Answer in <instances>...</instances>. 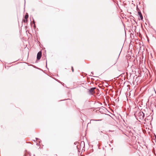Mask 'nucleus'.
Instances as JSON below:
<instances>
[{
  "label": "nucleus",
  "instance_id": "4",
  "mask_svg": "<svg viewBox=\"0 0 156 156\" xmlns=\"http://www.w3.org/2000/svg\"><path fill=\"white\" fill-rule=\"evenodd\" d=\"M138 15H139V16H140V20H143V16H142V15L141 12L140 11H138Z\"/></svg>",
  "mask_w": 156,
  "mask_h": 156
},
{
  "label": "nucleus",
  "instance_id": "5",
  "mask_svg": "<svg viewBox=\"0 0 156 156\" xmlns=\"http://www.w3.org/2000/svg\"><path fill=\"white\" fill-rule=\"evenodd\" d=\"M102 120V119H98V120H97V119H91L90 120V123H88V125L89 124V123H90L91 121H101Z\"/></svg>",
  "mask_w": 156,
  "mask_h": 156
},
{
  "label": "nucleus",
  "instance_id": "1",
  "mask_svg": "<svg viewBox=\"0 0 156 156\" xmlns=\"http://www.w3.org/2000/svg\"><path fill=\"white\" fill-rule=\"evenodd\" d=\"M134 115L137 120H143L144 116V113L143 112L140 111L136 112L134 114Z\"/></svg>",
  "mask_w": 156,
  "mask_h": 156
},
{
  "label": "nucleus",
  "instance_id": "9",
  "mask_svg": "<svg viewBox=\"0 0 156 156\" xmlns=\"http://www.w3.org/2000/svg\"><path fill=\"white\" fill-rule=\"evenodd\" d=\"M33 23H35V22H34V20H33Z\"/></svg>",
  "mask_w": 156,
  "mask_h": 156
},
{
  "label": "nucleus",
  "instance_id": "7",
  "mask_svg": "<svg viewBox=\"0 0 156 156\" xmlns=\"http://www.w3.org/2000/svg\"><path fill=\"white\" fill-rule=\"evenodd\" d=\"M23 22L25 23H27V20H26V19H24L23 20Z\"/></svg>",
  "mask_w": 156,
  "mask_h": 156
},
{
  "label": "nucleus",
  "instance_id": "2",
  "mask_svg": "<svg viewBox=\"0 0 156 156\" xmlns=\"http://www.w3.org/2000/svg\"><path fill=\"white\" fill-rule=\"evenodd\" d=\"M96 89V87H92L89 90L90 93L93 94L94 93H95L94 90Z\"/></svg>",
  "mask_w": 156,
  "mask_h": 156
},
{
  "label": "nucleus",
  "instance_id": "10",
  "mask_svg": "<svg viewBox=\"0 0 156 156\" xmlns=\"http://www.w3.org/2000/svg\"><path fill=\"white\" fill-rule=\"evenodd\" d=\"M36 139H37V138H36Z\"/></svg>",
  "mask_w": 156,
  "mask_h": 156
},
{
  "label": "nucleus",
  "instance_id": "6",
  "mask_svg": "<svg viewBox=\"0 0 156 156\" xmlns=\"http://www.w3.org/2000/svg\"><path fill=\"white\" fill-rule=\"evenodd\" d=\"M28 18V15L27 13H26L24 17L25 19L27 20V19Z\"/></svg>",
  "mask_w": 156,
  "mask_h": 156
},
{
  "label": "nucleus",
  "instance_id": "8",
  "mask_svg": "<svg viewBox=\"0 0 156 156\" xmlns=\"http://www.w3.org/2000/svg\"><path fill=\"white\" fill-rule=\"evenodd\" d=\"M72 72H73V66L72 67Z\"/></svg>",
  "mask_w": 156,
  "mask_h": 156
},
{
  "label": "nucleus",
  "instance_id": "3",
  "mask_svg": "<svg viewBox=\"0 0 156 156\" xmlns=\"http://www.w3.org/2000/svg\"><path fill=\"white\" fill-rule=\"evenodd\" d=\"M41 51L38 53L37 55V60H39L41 58Z\"/></svg>",
  "mask_w": 156,
  "mask_h": 156
}]
</instances>
